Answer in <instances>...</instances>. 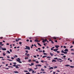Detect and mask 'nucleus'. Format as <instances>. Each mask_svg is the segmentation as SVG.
Returning a JSON list of instances; mask_svg holds the SVG:
<instances>
[{
  "mask_svg": "<svg viewBox=\"0 0 74 74\" xmlns=\"http://www.w3.org/2000/svg\"><path fill=\"white\" fill-rule=\"evenodd\" d=\"M26 48H25V49H28V50H30V47L26 46Z\"/></svg>",
  "mask_w": 74,
  "mask_h": 74,
  "instance_id": "1",
  "label": "nucleus"
},
{
  "mask_svg": "<svg viewBox=\"0 0 74 74\" xmlns=\"http://www.w3.org/2000/svg\"><path fill=\"white\" fill-rule=\"evenodd\" d=\"M58 61L59 62H63V60H62L61 59H59Z\"/></svg>",
  "mask_w": 74,
  "mask_h": 74,
  "instance_id": "2",
  "label": "nucleus"
},
{
  "mask_svg": "<svg viewBox=\"0 0 74 74\" xmlns=\"http://www.w3.org/2000/svg\"><path fill=\"white\" fill-rule=\"evenodd\" d=\"M13 63V64H14V65H12V66H14V67H15L16 66V62H14Z\"/></svg>",
  "mask_w": 74,
  "mask_h": 74,
  "instance_id": "3",
  "label": "nucleus"
},
{
  "mask_svg": "<svg viewBox=\"0 0 74 74\" xmlns=\"http://www.w3.org/2000/svg\"><path fill=\"white\" fill-rule=\"evenodd\" d=\"M16 61H18V62H19L21 61V59L19 58H18V59L16 60Z\"/></svg>",
  "mask_w": 74,
  "mask_h": 74,
  "instance_id": "4",
  "label": "nucleus"
},
{
  "mask_svg": "<svg viewBox=\"0 0 74 74\" xmlns=\"http://www.w3.org/2000/svg\"><path fill=\"white\" fill-rule=\"evenodd\" d=\"M2 49L3 51H6L7 50L6 48H2Z\"/></svg>",
  "mask_w": 74,
  "mask_h": 74,
  "instance_id": "5",
  "label": "nucleus"
},
{
  "mask_svg": "<svg viewBox=\"0 0 74 74\" xmlns=\"http://www.w3.org/2000/svg\"><path fill=\"white\" fill-rule=\"evenodd\" d=\"M64 51L65 52H69V50H68V49H66L64 50Z\"/></svg>",
  "mask_w": 74,
  "mask_h": 74,
  "instance_id": "6",
  "label": "nucleus"
},
{
  "mask_svg": "<svg viewBox=\"0 0 74 74\" xmlns=\"http://www.w3.org/2000/svg\"><path fill=\"white\" fill-rule=\"evenodd\" d=\"M55 47L56 48H59V46L56 45V46H55Z\"/></svg>",
  "mask_w": 74,
  "mask_h": 74,
  "instance_id": "7",
  "label": "nucleus"
},
{
  "mask_svg": "<svg viewBox=\"0 0 74 74\" xmlns=\"http://www.w3.org/2000/svg\"><path fill=\"white\" fill-rule=\"evenodd\" d=\"M13 73H19V72H18V71H14V72H13Z\"/></svg>",
  "mask_w": 74,
  "mask_h": 74,
  "instance_id": "8",
  "label": "nucleus"
},
{
  "mask_svg": "<svg viewBox=\"0 0 74 74\" xmlns=\"http://www.w3.org/2000/svg\"><path fill=\"white\" fill-rule=\"evenodd\" d=\"M15 67L16 69H19V68L18 67V66L17 65Z\"/></svg>",
  "mask_w": 74,
  "mask_h": 74,
  "instance_id": "9",
  "label": "nucleus"
},
{
  "mask_svg": "<svg viewBox=\"0 0 74 74\" xmlns=\"http://www.w3.org/2000/svg\"><path fill=\"white\" fill-rule=\"evenodd\" d=\"M34 42H40V41H38V40H35Z\"/></svg>",
  "mask_w": 74,
  "mask_h": 74,
  "instance_id": "10",
  "label": "nucleus"
},
{
  "mask_svg": "<svg viewBox=\"0 0 74 74\" xmlns=\"http://www.w3.org/2000/svg\"><path fill=\"white\" fill-rule=\"evenodd\" d=\"M56 62V60H52V62Z\"/></svg>",
  "mask_w": 74,
  "mask_h": 74,
  "instance_id": "11",
  "label": "nucleus"
},
{
  "mask_svg": "<svg viewBox=\"0 0 74 74\" xmlns=\"http://www.w3.org/2000/svg\"><path fill=\"white\" fill-rule=\"evenodd\" d=\"M50 55L51 56H53V54L51 52L50 53Z\"/></svg>",
  "mask_w": 74,
  "mask_h": 74,
  "instance_id": "12",
  "label": "nucleus"
},
{
  "mask_svg": "<svg viewBox=\"0 0 74 74\" xmlns=\"http://www.w3.org/2000/svg\"><path fill=\"white\" fill-rule=\"evenodd\" d=\"M53 69V67H51L49 69L51 70V69Z\"/></svg>",
  "mask_w": 74,
  "mask_h": 74,
  "instance_id": "13",
  "label": "nucleus"
},
{
  "mask_svg": "<svg viewBox=\"0 0 74 74\" xmlns=\"http://www.w3.org/2000/svg\"><path fill=\"white\" fill-rule=\"evenodd\" d=\"M53 39H54V40H56V38L55 37H53Z\"/></svg>",
  "mask_w": 74,
  "mask_h": 74,
  "instance_id": "14",
  "label": "nucleus"
},
{
  "mask_svg": "<svg viewBox=\"0 0 74 74\" xmlns=\"http://www.w3.org/2000/svg\"><path fill=\"white\" fill-rule=\"evenodd\" d=\"M37 44H38V45H40V47H41V45H40V43H37Z\"/></svg>",
  "mask_w": 74,
  "mask_h": 74,
  "instance_id": "15",
  "label": "nucleus"
},
{
  "mask_svg": "<svg viewBox=\"0 0 74 74\" xmlns=\"http://www.w3.org/2000/svg\"><path fill=\"white\" fill-rule=\"evenodd\" d=\"M65 67H66L67 66V67H68V66H70V65L67 64V65H66L65 66Z\"/></svg>",
  "mask_w": 74,
  "mask_h": 74,
  "instance_id": "16",
  "label": "nucleus"
},
{
  "mask_svg": "<svg viewBox=\"0 0 74 74\" xmlns=\"http://www.w3.org/2000/svg\"><path fill=\"white\" fill-rule=\"evenodd\" d=\"M53 51H54L55 52H57V50H56V49H53Z\"/></svg>",
  "mask_w": 74,
  "mask_h": 74,
  "instance_id": "17",
  "label": "nucleus"
},
{
  "mask_svg": "<svg viewBox=\"0 0 74 74\" xmlns=\"http://www.w3.org/2000/svg\"><path fill=\"white\" fill-rule=\"evenodd\" d=\"M41 70L42 71H45V70H44V69H42V68L41 69Z\"/></svg>",
  "mask_w": 74,
  "mask_h": 74,
  "instance_id": "18",
  "label": "nucleus"
},
{
  "mask_svg": "<svg viewBox=\"0 0 74 74\" xmlns=\"http://www.w3.org/2000/svg\"><path fill=\"white\" fill-rule=\"evenodd\" d=\"M47 56H43V57H42V58H45V57H47Z\"/></svg>",
  "mask_w": 74,
  "mask_h": 74,
  "instance_id": "19",
  "label": "nucleus"
},
{
  "mask_svg": "<svg viewBox=\"0 0 74 74\" xmlns=\"http://www.w3.org/2000/svg\"><path fill=\"white\" fill-rule=\"evenodd\" d=\"M54 59H57V60H58V59L57 58H54Z\"/></svg>",
  "mask_w": 74,
  "mask_h": 74,
  "instance_id": "20",
  "label": "nucleus"
},
{
  "mask_svg": "<svg viewBox=\"0 0 74 74\" xmlns=\"http://www.w3.org/2000/svg\"><path fill=\"white\" fill-rule=\"evenodd\" d=\"M7 52L8 53H10V51H8V50L7 51Z\"/></svg>",
  "mask_w": 74,
  "mask_h": 74,
  "instance_id": "21",
  "label": "nucleus"
},
{
  "mask_svg": "<svg viewBox=\"0 0 74 74\" xmlns=\"http://www.w3.org/2000/svg\"><path fill=\"white\" fill-rule=\"evenodd\" d=\"M37 66H39V67H41V66L42 65L40 64H38L37 65Z\"/></svg>",
  "mask_w": 74,
  "mask_h": 74,
  "instance_id": "22",
  "label": "nucleus"
},
{
  "mask_svg": "<svg viewBox=\"0 0 74 74\" xmlns=\"http://www.w3.org/2000/svg\"><path fill=\"white\" fill-rule=\"evenodd\" d=\"M53 68L54 69H57V68H58V67L57 66H55Z\"/></svg>",
  "mask_w": 74,
  "mask_h": 74,
  "instance_id": "23",
  "label": "nucleus"
},
{
  "mask_svg": "<svg viewBox=\"0 0 74 74\" xmlns=\"http://www.w3.org/2000/svg\"><path fill=\"white\" fill-rule=\"evenodd\" d=\"M70 67H71V68H74V66H70Z\"/></svg>",
  "mask_w": 74,
  "mask_h": 74,
  "instance_id": "24",
  "label": "nucleus"
},
{
  "mask_svg": "<svg viewBox=\"0 0 74 74\" xmlns=\"http://www.w3.org/2000/svg\"><path fill=\"white\" fill-rule=\"evenodd\" d=\"M28 70H29V72H30V71H31V69H28Z\"/></svg>",
  "mask_w": 74,
  "mask_h": 74,
  "instance_id": "25",
  "label": "nucleus"
},
{
  "mask_svg": "<svg viewBox=\"0 0 74 74\" xmlns=\"http://www.w3.org/2000/svg\"><path fill=\"white\" fill-rule=\"evenodd\" d=\"M45 40H44L42 41V42H43V43H45Z\"/></svg>",
  "mask_w": 74,
  "mask_h": 74,
  "instance_id": "26",
  "label": "nucleus"
},
{
  "mask_svg": "<svg viewBox=\"0 0 74 74\" xmlns=\"http://www.w3.org/2000/svg\"><path fill=\"white\" fill-rule=\"evenodd\" d=\"M31 60H31V59H29L28 60V62H31Z\"/></svg>",
  "mask_w": 74,
  "mask_h": 74,
  "instance_id": "27",
  "label": "nucleus"
},
{
  "mask_svg": "<svg viewBox=\"0 0 74 74\" xmlns=\"http://www.w3.org/2000/svg\"><path fill=\"white\" fill-rule=\"evenodd\" d=\"M41 62H42V63H44V62H45V61H44L43 60H41Z\"/></svg>",
  "mask_w": 74,
  "mask_h": 74,
  "instance_id": "28",
  "label": "nucleus"
},
{
  "mask_svg": "<svg viewBox=\"0 0 74 74\" xmlns=\"http://www.w3.org/2000/svg\"><path fill=\"white\" fill-rule=\"evenodd\" d=\"M5 55H6V54H5V53H3V56H5Z\"/></svg>",
  "mask_w": 74,
  "mask_h": 74,
  "instance_id": "29",
  "label": "nucleus"
},
{
  "mask_svg": "<svg viewBox=\"0 0 74 74\" xmlns=\"http://www.w3.org/2000/svg\"><path fill=\"white\" fill-rule=\"evenodd\" d=\"M61 52L64 53V51L63 50H62L61 51Z\"/></svg>",
  "mask_w": 74,
  "mask_h": 74,
  "instance_id": "30",
  "label": "nucleus"
},
{
  "mask_svg": "<svg viewBox=\"0 0 74 74\" xmlns=\"http://www.w3.org/2000/svg\"><path fill=\"white\" fill-rule=\"evenodd\" d=\"M5 69H6V70H8L9 69V68H5Z\"/></svg>",
  "mask_w": 74,
  "mask_h": 74,
  "instance_id": "31",
  "label": "nucleus"
},
{
  "mask_svg": "<svg viewBox=\"0 0 74 74\" xmlns=\"http://www.w3.org/2000/svg\"><path fill=\"white\" fill-rule=\"evenodd\" d=\"M25 59H29V58H28V57H27V58H26V57H25Z\"/></svg>",
  "mask_w": 74,
  "mask_h": 74,
  "instance_id": "32",
  "label": "nucleus"
},
{
  "mask_svg": "<svg viewBox=\"0 0 74 74\" xmlns=\"http://www.w3.org/2000/svg\"><path fill=\"white\" fill-rule=\"evenodd\" d=\"M18 41H19V40L18 39H16V41L17 42H18Z\"/></svg>",
  "mask_w": 74,
  "mask_h": 74,
  "instance_id": "33",
  "label": "nucleus"
},
{
  "mask_svg": "<svg viewBox=\"0 0 74 74\" xmlns=\"http://www.w3.org/2000/svg\"><path fill=\"white\" fill-rule=\"evenodd\" d=\"M55 42H58V40H55Z\"/></svg>",
  "mask_w": 74,
  "mask_h": 74,
  "instance_id": "34",
  "label": "nucleus"
},
{
  "mask_svg": "<svg viewBox=\"0 0 74 74\" xmlns=\"http://www.w3.org/2000/svg\"><path fill=\"white\" fill-rule=\"evenodd\" d=\"M42 73H43V74H45V73H46V72H42Z\"/></svg>",
  "mask_w": 74,
  "mask_h": 74,
  "instance_id": "35",
  "label": "nucleus"
},
{
  "mask_svg": "<svg viewBox=\"0 0 74 74\" xmlns=\"http://www.w3.org/2000/svg\"><path fill=\"white\" fill-rule=\"evenodd\" d=\"M4 45V44H0V46H3Z\"/></svg>",
  "mask_w": 74,
  "mask_h": 74,
  "instance_id": "36",
  "label": "nucleus"
},
{
  "mask_svg": "<svg viewBox=\"0 0 74 74\" xmlns=\"http://www.w3.org/2000/svg\"><path fill=\"white\" fill-rule=\"evenodd\" d=\"M47 58H51V57L49 56H48L47 57Z\"/></svg>",
  "mask_w": 74,
  "mask_h": 74,
  "instance_id": "37",
  "label": "nucleus"
},
{
  "mask_svg": "<svg viewBox=\"0 0 74 74\" xmlns=\"http://www.w3.org/2000/svg\"><path fill=\"white\" fill-rule=\"evenodd\" d=\"M15 58H17L18 57V56L16 55H15Z\"/></svg>",
  "mask_w": 74,
  "mask_h": 74,
  "instance_id": "38",
  "label": "nucleus"
},
{
  "mask_svg": "<svg viewBox=\"0 0 74 74\" xmlns=\"http://www.w3.org/2000/svg\"><path fill=\"white\" fill-rule=\"evenodd\" d=\"M26 74H30V73L29 72H28L26 73Z\"/></svg>",
  "mask_w": 74,
  "mask_h": 74,
  "instance_id": "39",
  "label": "nucleus"
},
{
  "mask_svg": "<svg viewBox=\"0 0 74 74\" xmlns=\"http://www.w3.org/2000/svg\"><path fill=\"white\" fill-rule=\"evenodd\" d=\"M10 51L11 52H12V50L11 49H10Z\"/></svg>",
  "mask_w": 74,
  "mask_h": 74,
  "instance_id": "40",
  "label": "nucleus"
},
{
  "mask_svg": "<svg viewBox=\"0 0 74 74\" xmlns=\"http://www.w3.org/2000/svg\"><path fill=\"white\" fill-rule=\"evenodd\" d=\"M31 65L32 66H33V65L34 64V63H31Z\"/></svg>",
  "mask_w": 74,
  "mask_h": 74,
  "instance_id": "41",
  "label": "nucleus"
},
{
  "mask_svg": "<svg viewBox=\"0 0 74 74\" xmlns=\"http://www.w3.org/2000/svg\"><path fill=\"white\" fill-rule=\"evenodd\" d=\"M39 62L38 61H36V63H39Z\"/></svg>",
  "mask_w": 74,
  "mask_h": 74,
  "instance_id": "42",
  "label": "nucleus"
},
{
  "mask_svg": "<svg viewBox=\"0 0 74 74\" xmlns=\"http://www.w3.org/2000/svg\"><path fill=\"white\" fill-rule=\"evenodd\" d=\"M17 40H21V38H17Z\"/></svg>",
  "mask_w": 74,
  "mask_h": 74,
  "instance_id": "43",
  "label": "nucleus"
},
{
  "mask_svg": "<svg viewBox=\"0 0 74 74\" xmlns=\"http://www.w3.org/2000/svg\"><path fill=\"white\" fill-rule=\"evenodd\" d=\"M64 53H65V54L67 53V52H64Z\"/></svg>",
  "mask_w": 74,
  "mask_h": 74,
  "instance_id": "44",
  "label": "nucleus"
},
{
  "mask_svg": "<svg viewBox=\"0 0 74 74\" xmlns=\"http://www.w3.org/2000/svg\"><path fill=\"white\" fill-rule=\"evenodd\" d=\"M51 42L52 44H54V42H53L52 40L51 41Z\"/></svg>",
  "mask_w": 74,
  "mask_h": 74,
  "instance_id": "45",
  "label": "nucleus"
},
{
  "mask_svg": "<svg viewBox=\"0 0 74 74\" xmlns=\"http://www.w3.org/2000/svg\"><path fill=\"white\" fill-rule=\"evenodd\" d=\"M51 51H53V49H52V48H51Z\"/></svg>",
  "mask_w": 74,
  "mask_h": 74,
  "instance_id": "46",
  "label": "nucleus"
},
{
  "mask_svg": "<svg viewBox=\"0 0 74 74\" xmlns=\"http://www.w3.org/2000/svg\"><path fill=\"white\" fill-rule=\"evenodd\" d=\"M25 52H26V53H28V51L26 50L25 51Z\"/></svg>",
  "mask_w": 74,
  "mask_h": 74,
  "instance_id": "47",
  "label": "nucleus"
},
{
  "mask_svg": "<svg viewBox=\"0 0 74 74\" xmlns=\"http://www.w3.org/2000/svg\"><path fill=\"white\" fill-rule=\"evenodd\" d=\"M33 62H36V61L35 60H33Z\"/></svg>",
  "mask_w": 74,
  "mask_h": 74,
  "instance_id": "48",
  "label": "nucleus"
},
{
  "mask_svg": "<svg viewBox=\"0 0 74 74\" xmlns=\"http://www.w3.org/2000/svg\"><path fill=\"white\" fill-rule=\"evenodd\" d=\"M38 68H35L34 69L35 70H37V69H38Z\"/></svg>",
  "mask_w": 74,
  "mask_h": 74,
  "instance_id": "49",
  "label": "nucleus"
},
{
  "mask_svg": "<svg viewBox=\"0 0 74 74\" xmlns=\"http://www.w3.org/2000/svg\"><path fill=\"white\" fill-rule=\"evenodd\" d=\"M26 41H27V42H29V40H26Z\"/></svg>",
  "mask_w": 74,
  "mask_h": 74,
  "instance_id": "50",
  "label": "nucleus"
},
{
  "mask_svg": "<svg viewBox=\"0 0 74 74\" xmlns=\"http://www.w3.org/2000/svg\"><path fill=\"white\" fill-rule=\"evenodd\" d=\"M44 55H47V54L45 53H43Z\"/></svg>",
  "mask_w": 74,
  "mask_h": 74,
  "instance_id": "51",
  "label": "nucleus"
},
{
  "mask_svg": "<svg viewBox=\"0 0 74 74\" xmlns=\"http://www.w3.org/2000/svg\"><path fill=\"white\" fill-rule=\"evenodd\" d=\"M45 41H47V39H45Z\"/></svg>",
  "mask_w": 74,
  "mask_h": 74,
  "instance_id": "52",
  "label": "nucleus"
},
{
  "mask_svg": "<svg viewBox=\"0 0 74 74\" xmlns=\"http://www.w3.org/2000/svg\"><path fill=\"white\" fill-rule=\"evenodd\" d=\"M55 73H56V72H54V71L53 72V74H55Z\"/></svg>",
  "mask_w": 74,
  "mask_h": 74,
  "instance_id": "53",
  "label": "nucleus"
},
{
  "mask_svg": "<svg viewBox=\"0 0 74 74\" xmlns=\"http://www.w3.org/2000/svg\"><path fill=\"white\" fill-rule=\"evenodd\" d=\"M39 52H42V50H39Z\"/></svg>",
  "mask_w": 74,
  "mask_h": 74,
  "instance_id": "54",
  "label": "nucleus"
},
{
  "mask_svg": "<svg viewBox=\"0 0 74 74\" xmlns=\"http://www.w3.org/2000/svg\"><path fill=\"white\" fill-rule=\"evenodd\" d=\"M7 45H10V44L9 43H7L6 44Z\"/></svg>",
  "mask_w": 74,
  "mask_h": 74,
  "instance_id": "55",
  "label": "nucleus"
},
{
  "mask_svg": "<svg viewBox=\"0 0 74 74\" xmlns=\"http://www.w3.org/2000/svg\"><path fill=\"white\" fill-rule=\"evenodd\" d=\"M19 44H22V42H19Z\"/></svg>",
  "mask_w": 74,
  "mask_h": 74,
  "instance_id": "56",
  "label": "nucleus"
},
{
  "mask_svg": "<svg viewBox=\"0 0 74 74\" xmlns=\"http://www.w3.org/2000/svg\"><path fill=\"white\" fill-rule=\"evenodd\" d=\"M52 40L51 39L49 40V41H52Z\"/></svg>",
  "mask_w": 74,
  "mask_h": 74,
  "instance_id": "57",
  "label": "nucleus"
},
{
  "mask_svg": "<svg viewBox=\"0 0 74 74\" xmlns=\"http://www.w3.org/2000/svg\"><path fill=\"white\" fill-rule=\"evenodd\" d=\"M29 54H27V56H29Z\"/></svg>",
  "mask_w": 74,
  "mask_h": 74,
  "instance_id": "58",
  "label": "nucleus"
},
{
  "mask_svg": "<svg viewBox=\"0 0 74 74\" xmlns=\"http://www.w3.org/2000/svg\"><path fill=\"white\" fill-rule=\"evenodd\" d=\"M24 72H28L27 71H24Z\"/></svg>",
  "mask_w": 74,
  "mask_h": 74,
  "instance_id": "59",
  "label": "nucleus"
},
{
  "mask_svg": "<svg viewBox=\"0 0 74 74\" xmlns=\"http://www.w3.org/2000/svg\"><path fill=\"white\" fill-rule=\"evenodd\" d=\"M57 53H60V51H57Z\"/></svg>",
  "mask_w": 74,
  "mask_h": 74,
  "instance_id": "60",
  "label": "nucleus"
},
{
  "mask_svg": "<svg viewBox=\"0 0 74 74\" xmlns=\"http://www.w3.org/2000/svg\"><path fill=\"white\" fill-rule=\"evenodd\" d=\"M64 48H66V47L65 46H64Z\"/></svg>",
  "mask_w": 74,
  "mask_h": 74,
  "instance_id": "61",
  "label": "nucleus"
},
{
  "mask_svg": "<svg viewBox=\"0 0 74 74\" xmlns=\"http://www.w3.org/2000/svg\"><path fill=\"white\" fill-rule=\"evenodd\" d=\"M11 59H14V58L13 57H12Z\"/></svg>",
  "mask_w": 74,
  "mask_h": 74,
  "instance_id": "62",
  "label": "nucleus"
},
{
  "mask_svg": "<svg viewBox=\"0 0 74 74\" xmlns=\"http://www.w3.org/2000/svg\"><path fill=\"white\" fill-rule=\"evenodd\" d=\"M32 73H34V71H32Z\"/></svg>",
  "mask_w": 74,
  "mask_h": 74,
  "instance_id": "63",
  "label": "nucleus"
},
{
  "mask_svg": "<svg viewBox=\"0 0 74 74\" xmlns=\"http://www.w3.org/2000/svg\"><path fill=\"white\" fill-rule=\"evenodd\" d=\"M8 60H9V61H12V60L10 59H8Z\"/></svg>",
  "mask_w": 74,
  "mask_h": 74,
  "instance_id": "64",
  "label": "nucleus"
}]
</instances>
